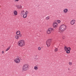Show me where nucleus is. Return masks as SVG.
Listing matches in <instances>:
<instances>
[{
  "mask_svg": "<svg viewBox=\"0 0 76 76\" xmlns=\"http://www.w3.org/2000/svg\"><path fill=\"white\" fill-rule=\"evenodd\" d=\"M66 28H67V26L66 25L64 24L61 25L60 27L59 30L61 31H64Z\"/></svg>",
  "mask_w": 76,
  "mask_h": 76,
  "instance_id": "f257e3e1",
  "label": "nucleus"
},
{
  "mask_svg": "<svg viewBox=\"0 0 76 76\" xmlns=\"http://www.w3.org/2000/svg\"><path fill=\"white\" fill-rule=\"evenodd\" d=\"M64 49L65 51H66V53L67 54H69V53H70V50H71V48H67V46H65Z\"/></svg>",
  "mask_w": 76,
  "mask_h": 76,
  "instance_id": "f03ea898",
  "label": "nucleus"
},
{
  "mask_svg": "<svg viewBox=\"0 0 76 76\" xmlns=\"http://www.w3.org/2000/svg\"><path fill=\"white\" fill-rule=\"evenodd\" d=\"M28 64H26L23 65V72L24 71H26L28 70Z\"/></svg>",
  "mask_w": 76,
  "mask_h": 76,
  "instance_id": "7ed1b4c3",
  "label": "nucleus"
},
{
  "mask_svg": "<svg viewBox=\"0 0 76 76\" xmlns=\"http://www.w3.org/2000/svg\"><path fill=\"white\" fill-rule=\"evenodd\" d=\"M24 40L19 41L18 42V45L19 46H20V47H22L23 45H25V43H24Z\"/></svg>",
  "mask_w": 76,
  "mask_h": 76,
  "instance_id": "20e7f679",
  "label": "nucleus"
},
{
  "mask_svg": "<svg viewBox=\"0 0 76 76\" xmlns=\"http://www.w3.org/2000/svg\"><path fill=\"white\" fill-rule=\"evenodd\" d=\"M52 41V39H49L46 41V44L47 45V47H50V44H51V42Z\"/></svg>",
  "mask_w": 76,
  "mask_h": 76,
  "instance_id": "39448f33",
  "label": "nucleus"
},
{
  "mask_svg": "<svg viewBox=\"0 0 76 76\" xmlns=\"http://www.w3.org/2000/svg\"><path fill=\"white\" fill-rule=\"evenodd\" d=\"M54 29L53 28H49L47 31V33H48V34H50V33L51 32V31H54Z\"/></svg>",
  "mask_w": 76,
  "mask_h": 76,
  "instance_id": "423d86ee",
  "label": "nucleus"
},
{
  "mask_svg": "<svg viewBox=\"0 0 76 76\" xmlns=\"http://www.w3.org/2000/svg\"><path fill=\"white\" fill-rule=\"evenodd\" d=\"M18 58H17L15 59L14 61L16 63H19V62L20 61V59H19V57H18Z\"/></svg>",
  "mask_w": 76,
  "mask_h": 76,
  "instance_id": "0eeeda50",
  "label": "nucleus"
},
{
  "mask_svg": "<svg viewBox=\"0 0 76 76\" xmlns=\"http://www.w3.org/2000/svg\"><path fill=\"white\" fill-rule=\"evenodd\" d=\"M27 13H28V11H26L25 12V13L24 15H23V18H26V17H27Z\"/></svg>",
  "mask_w": 76,
  "mask_h": 76,
  "instance_id": "6e6552de",
  "label": "nucleus"
},
{
  "mask_svg": "<svg viewBox=\"0 0 76 76\" xmlns=\"http://www.w3.org/2000/svg\"><path fill=\"white\" fill-rule=\"evenodd\" d=\"M75 23V20H72L71 22V25H74Z\"/></svg>",
  "mask_w": 76,
  "mask_h": 76,
  "instance_id": "1a4fd4ad",
  "label": "nucleus"
},
{
  "mask_svg": "<svg viewBox=\"0 0 76 76\" xmlns=\"http://www.w3.org/2000/svg\"><path fill=\"white\" fill-rule=\"evenodd\" d=\"M16 7L18 9H22V7L20 5H17Z\"/></svg>",
  "mask_w": 76,
  "mask_h": 76,
  "instance_id": "9d476101",
  "label": "nucleus"
},
{
  "mask_svg": "<svg viewBox=\"0 0 76 76\" xmlns=\"http://www.w3.org/2000/svg\"><path fill=\"white\" fill-rule=\"evenodd\" d=\"M14 15L16 16V15H18V12L16 11H15L14 12Z\"/></svg>",
  "mask_w": 76,
  "mask_h": 76,
  "instance_id": "9b49d317",
  "label": "nucleus"
},
{
  "mask_svg": "<svg viewBox=\"0 0 76 76\" xmlns=\"http://www.w3.org/2000/svg\"><path fill=\"white\" fill-rule=\"evenodd\" d=\"M20 31H18L16 33V34L17 35H20Z\"/></svg>",
  "mask_w": 76,
  "mask_h": 76,
  "instance_id": "f8f14e48",
  "label": "nucleus"
},
{
  "mask_svg": "<svg viewBox=\"0 0 76 76\" xmlns=\"http://www.w3.org/2000/svg\"><path fill=\"white\" fill-rule=\"evenodd\" d=\"M67 11H68L67 9H65L64 10V13H67Z\"/></svg>",
  "mask_w": 76,
  "mask_h": 76,
  "instance_id": "ddd939ff",
  "label": "nucleus"
},
{
  "mask_svg": "<svg viewBox=\"0 0 76 76\" xmlns=\"http://www.w3.org/2000/svg\"><path fill=\"white\" fill-rule=\"evenodd\" d=\"M15 38H16V39H19V35H16L15 36Z\"/></svg>",
  "mask_w": 76,
  "mask_h": 76,
  "instance_id": "4468645a",
  "label": "nucleus"
},
{
  "mask_svg": "<svg viewBox=\"0 0 76 76\" xmlns=\"http://www.w3.org/2000/svg\"><path fill=\"white\" fill-rule=\"evenodd\" d=\"M21 12V14H22V15H24V13H25V12H24V10L22 11Z\"/></svg>",
  "mask_w": 76,
  "mask_h": 76,
  "instance_id": "2eb2a0df",
  "label": "nucleus"
},
{
  "mask_svg": "<svg viewBox=\"0 0 76 76\" xmlns=\"http://www.w3.org/2000/svg\"><path fill=\"white\" fill-rule=\"evenodd\" d=\"M53 28H55V29H56V25H55V24H54V23H53Z\"/></svg>",
  "mask_w": 76,
  "mask_h": 76,
  "instance_id": "dca6fc26",
  "label": "nucleus"
},
{
  "mask_svg": "<svg viewBox=\"0 0 76 76\" xmlns=\"http://www.w3.org/2000/svg\"><path fill=\"white\" fill-rule=\"evenodd\" d=\"M53 23H54L55 25H56V26L57 27V23L56 22H54Z\"/></svg>",
  "mask_w": 76,
  "mask_h": 76,
  "instance_id": "f3484780",
  "label": "nucleus"
},
{
  "mask_svg": "<svg viewBox=\"0 0 76 76\" xmlns=\"http://www.w3.org/2000/svg\"><path fill=\"white\" fill-rule=\"evenodd\" d=\"M10 46L9 47H8L6 50V51H8L9 49H10Z\"/></svg>",
  "mask_w": 76,
  "mask_h": 76,
  "instance_id": "a211bd4d",
  "label": "nucleus"
},
{
  "mask_svg": "<svg viewBox=\"0 0 76 76\" xmlns=\"http://www.w3.org/2000/svg\"><path fill=\"white\" fill-rule=\"evenodd\" d=\"M57 22H58V23H60L61 22V21H60V20H57Z\"/></svg>",
  "mask_w": 76,
  "mask_h": 76,
  "instance_id": "6ab92c4d",
  "label": "nucleus"
},
{
  "mask_svg": "<svg viewBox=\"0 0 76 76\" xmlns=\"http://www.w3.org/2000/svg\"><path fill=\"white\" fill-rule=\"evenodd\" d=\"M34 69L35 70H37L38 69V67H37V66H35L34 67Z\"/></svg>",
  "mask_w": 76,
  "mask_h": 76,
  "instance_id": "aec40b11",
  "label": "nucleus"
},
{
  "mask_svg": "<svg viewBox=\"0 0 76 76\" xmlns=\"http://www.w3.org/2000/svg\"><path fill=\"white\" fill-rule=\"evenodd\" d=\"M46 19H47V20H48L50 19V17L49 16H48L46 18Z\"/></svg>",
  "mask_w": 76,
  "mask_h": 76,
  "instance_id": "412c9836",
  "label": "nucleus"
},
{
  "mask_svg": "<svg viewBox=\"0 0 76 76\" xmlns=\"http://www.w3.org/2000/svg\"><path fill=\"white\" fill-rule=\"evenodd\" d=\"M58 50L57 48H56V49L55 50V51H57Z\"/></svg>",
  "mask_w": 76,
  "mask_h": 76,
  "instance_id": "4be33fe9",
  "label": "nucleus"
},
{
  "mask_svg": "<svg viewBox=\"0 0 76 76\" xmlns=\"http://www.w3.org/2000/svg\"><path fill=\"white\" fill-rule=\"evenodd\" d=\"M69 65H72V62H69Z\"/></svg>",
  "mask_w": 76,
  "mask_h": 76,
  "instance_id": "5701e85b",
  "label": "nucleus"
},
{
  "mask_svg": "<svg viewBox=\"0 0 76 76\" xmlns=\"http://www.w3.org/2000/svg\"><path fill=\"white\" fill-rule=\"evenodd\" d=\"M41 47H39L38 48V50H41Z\"/></svg>",
  "mask_w": 76,
  "mask_h": 76,
  "instance_id": "b1692460",
  "label": "nucleus"
},
{
  "mask_svg": "<svg viewBox=\"0 0 76 76\" xmlns=\"http://www.w3.org/2000/svg\"><path fill=\"white\" fill-rule=\"evenodd\" d=\"M19 37H22V34H20V35L19 34Z\"/></svg>",
  "mask_w": 76,
  "mask_h": 76,
  "instance_id": "393cba45",
  "label": "nucleus"
},
{
  "mask_svg": "<svg viewBox=\"0 0 76 76\" xmlns=\"http://www.w3.org/2000/svg\"><path fill=\"white\" fill-rule=\"evenodd\" d=\"M2 54H3V53H4V51H2Z\"/></svg>",
  "mask_w": 76,
  "mask_h": 76,
  "instance_id": "a878e982",
  "label": "nucleus"
},
{
  "mask_svg": "<svg viewBox=\"0 0 76 76\" xmlns=\"http://www.w3.org/2000/svg\"><path fill=\"white\" fill-rule=\"evenodd\" d=\"M15 1H19V0H15Z\"/></svg>",
  "mask_w": 76,
  "mask_h": 76,
  "instance_id": "bb28decb",
  "label": "nucleus"
},
{
  "mask_svg": "<svg viewBox=\"0 0 76 76\" xmlns=\"http://www.w3.org/2000/svg\"><path fill=\"white\" fill-rule=\"evenodd\" d=\"M64 38H65V37L64 36L63 37V39H64Z\"/></svg>",
  "mask_w": 76,
  "mask_h": 76,
  "instance_id": "cd10ccee",
  "label": "nucleus"
},
{
  "mask_svg": "<svg viewBox=\"0 0 76 76\" xmlns=\"http://www.w3.org/2000/svg\"><path fill=\"white\" fill-rule=\"evenodd\" d=\"M69 69H68V70H69Z\"/></svg>",
  "mask_w": 76,
  "mask_h": 76,
  "instance_id": "c85d7f7f",
  "label": "nucleus"
}]
</instances>
